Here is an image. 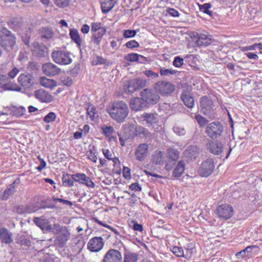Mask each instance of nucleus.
Segmentation results:
<instances>
[{"label": "nucleus", "instance_id": "nucleus-1", "mask_svg": "<svg viewBox=\"0 0 262 262\" xmlns=\"http://www.w3.org/2000/svg\"><path fill=\"white\" fill-rule=\"evenodd\" d=\"M107 112L111 117L119 123L123 122L129 114V108L123 101L114 102Z\"/></svg>", "mask_w": 262, "mask_h": 262}, {"label": "nucleus", "instance_id": "nucleus-2", "mask_svg": "<svg viewBox=\"0 0 262 262\" xmlns=\"http://www.w3.org/2000/svg\"><path fill=\"white\" fill-rule=\"evenodd\" d=\"M52 233L57 235L54 244L59 248H63L70 239L71 233L68 228L64 226H61L58 223L53 224V230Z\"/></svg>", "mask_w": 262, "mask_h": 262}, {"label": "nucleus", "instance_id": "nucleus-3", "mask_svg": "<svg viewBox=\"0 0 262 262\" xmlns=\"http://www.w3.org/2000/svg\"><path fill=\"white\" fill-rule=\"evenodd\" d=\"M3 33H5L3 36H0V48H3L7 52H10L14 49L16 44V38L10 31L6 28H3ZM2 55V51L0 48V57Z\"/></svg>", "mask_w": 262, "mask_h": 262}, {"label": "nucleus", "instance_id": "nucleus-4", "mask_svg": "<svg viewBox=\"0 0 262 262\" xmlns=\"http://www.w3.org/2000/svg\"><path fill=\"white\" fill-rule=\"evenodd\" d=\"M224 132V126L219 121H214L208 124L205 133L211 139L214 140L221 137Z\"/></svg>", "mask_w": 262, "mask_h": 262}, {"label": "nucleus", "instance_id": "nucleus-5", "mask_svg": "<svg viewBox=\"0 0 262 262\" xmlns=\"http://www.w3.org/2000/svg\"><path fill=\"white\" fill-rule=\"evenodd\" d=\"M52 57L53 61L59 64H69L72 61L70 53L62 50L54 51L52 53Z\"/></svg>", "mask_w": 262, "mask_h": 262}, {"label": "nucleus", "instance_id": "nucleus-6", "mask_svg": "<svg viewBox=\"0 0 262 262\" xmlns=\"http://www.w3.org/2000/svg\"><path fill=\"white\" fill-rule=\"evenodd\" d=\"M214 167L213 159L208 158L202 163L199 168L198 172L201 177H207L212 173Z\"/></svg>", "mask_w": 262, "mask_h": 262}, {"label": "nucleus", "instance_id": "nucleus-7", "mask_svg": "<svg viewBox=\"0 0 262 262\" xmlns=\"http://www.w3.org/2000/svg\"><path fill=\"white\" fill-rule=\"evenodd\" d=\"M216 213L220 219L227 220L232 216L234 210L229 204H222L216 208Z\"/></svg>", "mask_w": 262, "mask_h": 262}, {"label": "nucleus", "instance_id": "nucleus-8", "mask_svg": "<svg viewBox=\"0 0 262 262\" xmlns=\"http://www.w3.org/2000/svg\"><path fill=\"white\" fill-rule=\"evenodd\" d=\"M155 89L161 95H165L171 94L174 90V85L170 82L159 81L155 85Z\"/></svg>", "mask_w": 262, "mask_h": 262}, {"label": "nucleus", "instance_id": "nucleus-9", "mask_svg": "<svg viewBox=\"0 0 262 262\" xmlns=\"http://www.w3.org/2000/svg\"><path fill=\"white\" fill-rule=\"evenodd\" d=\"M18 83L24 89H30L35 83V79L32 74L28 73H21L18 77Z\"/></svg>", "mask_w": 262, "mask_h": 262}, {"label": "nucleus", "instance_id": "nucleus-10", "mask_svg": "<svg viewBox=\"0 0 262 262\" xmlns=\"http://www.w3.org/2000/svg\"><path fill=\"white\" fill-rule=\"evenodd\" d=\"M33 221L34 223L43 232L52 233L53 230V224L51 225L50 221L45 216L35 217L33 218Z\"/></svg>", "mask_w": 262, "mask_h": 262}, {"label": "nucleus", "instance_id": "nucleus-11", "mask_svg": "<svg viewBox=\"0 0 262 262\" xmlns=\"http://www.w3.org/2000/svg\"><path fill=\"white\" fill-rule=\"evenodd\" d=\"M104 239L101 236H95L90 239L88 243V249L93 252H98L103 247Z\"/></svg>", "mask_w": 262, "mask_h": 262}, {"label": "nucleus", "instance_id": "nucleus-12", "mask_svg": "<svg viewBox=\"0 0 262 262\" xmlns=\"http://www.w3.org/2000/svg\"><path fill=\"white\" fill-rule=\"evenodd\" d=\"M101 262H122L121 253L118 250L110 249L105 254Z\"/></svg>", "mask_w": 262, "mask_h": 262}, {"label": "nucleus", "instance_id": "nucleus-13", "mask_svg": "<svg viewBox=\"0 0 262 262\" xmlns=\"http://www.w3.org/2000/svg\"><path fill=\"white\" fill-rule=\"evenodd\" d=\"M141 95L146 104H156L160 99V97L156 92L148 89L144 90L141 92Z\"/></svg>", "mask_w": 262, "mask_h": 262}, {"label": "nucleus", "instance_id": "nucleus-14", "mask_svg": "<svg viewBox=\"0 0 262 262\" xmlns=\"http://www.w3.org/2000/svg\"><path fill=\"white\" fill-rule=\"evenodd\" d=\"M146 81L143 79L135 78L130 80L125 91L128 93H133L138 89L144 88L146 85Z\"/></svg>", "mask_w": 262, "mask_h": 262}, {"label": "nucleus", "instance_id": "nucleus-15", "mask_svg": "<svg viewBox=\"0 0 262 262\" xmlns=\"http://www.w3.org/2000/svg\"><path fill=\"white\" fill-rule=\"evenodd\" d=\"M71 178L75 182L80 184L85 185L90 188L95 187L94 183L92 181L90 177L86 176L84 173H76L71 175Z\"/></svg>", "mask_w": 262, "mask_h": 262}, {"label": "nucleus", "instance_id": "nucleus-16", "mask_svg": "<svg viewBox=\"0 0 262 262\" xmlns=\"http://www.w3.org/2000/svg\"><path fill=\"white\" fill-rule=\"evenodd\" d=\"M43 73L49 76H54L60 72V69L56 65L48 62L45 63L42 66Z\"/></svg>", "mask_w": 262, "mask_h": 262}, {"label": "nucleus", "instance_id": "nucleus-17", "mask_svg": "<svg viewBox=\"0 0 262 262\" xmlns=\"http://www.w3.org/2000/svg\"><path fill=\"white\" fill-rule=\"evenodd\" d=\"M208 150L212 154L220 155L223 151V146L222 142L219 141H209L207 144Z\"/></svg>", "mask_w": 262, "mask_h": 262}, {"label": "nucleus", "instance_id": "nucleus-18", "mask_svg": "<svg viewBox=\"0 0 262 262\" xmlns=\"http://www.w3.org/2000/svg\"><path fill=\"white\" fill-rule=\"evenodd\" d=\"M35 98L41 102L50 103L53 100V97L43 89H39L35 92Z\"/></svg>", "mask_w": 262, "mask_h": 262}, {"label": "nucleus", "instance_id": "nucleus-19", "mask_svg": "<svg viewBox=\"0 0 262 262\" xmlns=\"http://www.w3.org/2000/svg\"><path fill=\"white\" fill-rule=\"evenodd\" d=\"M148 145L146 143L139 144L135 151L136 159L139 161H143L147 155Z\"/></svg>", "mask_w": 262, "mask_h": 262}, {"label": "nucleus", "instance_id": "nucleus-20", "mask_svg": "<svg viewBox=\"0 0 262 262\" xmlns=\"http://www.w3.org/2000/svg\"><path fill=\"white\" fill-rule=\"evenodd\" d=\"M0 241L2 244H5L13 243V233L6 228H0Z\"/></svg>", "mask_w": 262, "mask_h": 262}, {"label": "nucleus", "instance_id": "nucleus-21", "mask_svg": "<svg viewBox=\"0 0 262 262\" xmlns=\"http://www.w3.org/2000/svg\"><path fill=\"white\" fill-rule=\"evenodd\" d=\"M212 36L207 32L198 34V38L196 41L199 46H207L211 44Z\"/></svg>", "mask_w": 262, "mask_h": 262}, {"label": "nucleus", "instance_id": "nucleus-22", "mask_svg": "<svg viewBox=\"0 0 262 262\" xmlns=\"http://www.w3.org/2000/svg\"><path fill=\"white\" fill-rule=\"evenodd\" d=\"M31 50L33 54L38 57H43L47 50L46 46L38 42H34L31 46Z\"/></svg>", "mask_w": 262, "mask_h": 262}, {"label": "nucleus", "instance_id": "nucleus-23", "mask_svg": "<svg viewBox=\"0 0 262 262\" xmlns=\"http://www.w3.org/2000/svg\"><path fill=\"white\" fill-rule=\"evenodd\" d=\"M20 183L19 179H16L11 185H9L7 188L2 193L3 200H7L10 195L13 194L15 191V188Z\"/></svg>", "mask_w": 262, "mask_h": 262}, {"label": "nucleus", "instance_id": "nucleus-24", "mask_svg": "<svg viewBox=\"0 0 262 262\" xmlns=\"http://www.w3.org/2000/svg\"><path fill=\"white\" fill-rule=\"evenodd\" d=\"M181 98L187 107L192 108L194 106V98L190 92L187 91H183L181 94Z\"/></svg>", "mask_w": 262, "mask_h": 262}, {"label": "nucleus", "instance_id": "nucleus-25", "mask_svg": "<svg viewBox=\"0 0 262 262\" xmlns=\"http://www.w3.org/2000/svg\"><path fill=\"white\" fill-rule=\"evenodd\" d=\"M146 103L142 97L135 98L130 100V108L134 111H138L146 106Z\"/></svg>", "mask_w": 262, "mask_h": 262}, {"label": "nucleus", "instance_id": "nucleus-26", "mask_svg": "<svg viewBox=\"0 0 262 262\" xmlns=\"http://www.w3.org/2000/svg\"><path fill=\"white\" fill-rule=\"evenodd\" d=\"M199 154V148L197 146L189 147L184 152L185 157L189 160H195Z\"/></svg>", "mask_w": 262, "mask_h": 262}, {"label": "nucleus", "instance_id": "nucleus-27", "mask_svg": "<svg viewBox=\"0 0 262 262\" xmlns=\"http://www.w3.org/2000/svg\"><path fill=\"white\" fill-rule=\"evenodd\" d=\"M54 34L53 30L49 27H42L39 31V34L40 37L47 40L52 38Z\"/></svg>", "mask_w": 262, "mask_h": 262}, {"label": "nucleus", "instance_id": "nucleus-28", "mask_svg": "<svg viewBox=\"0 0 262 262\" xmlns=\"http://www.w3.org/2000/svg\"><path fill=\"white\" fill-rule=\"evenodd\" d=\"M136 135L141 138H144L148 140H150L152 135L147 129L141 126H138L135 128Z\"/></svg>", "mask_w": 262, "mask_h": 262}, {"label": "nucleus", "instance_id": "nucleus-29", "mask_svg": "<svg viewBox=\"0 0 262 262\" xmlns=\"http://www.w3.org/2000/svg\"><path fill=\"white\" fill-rule=\"evenodd\" d=\"M115 3V0H102L101 6L102 12L107 13L114 7Z\"/></svg>", "mask_w": 262, "mask_h": 262}, {"label": "nucleus", "instance_id": "nucleus-30", "mask_svg": "<svg viewBox=\"0 0 262 262\" xmlns=\"http://www.w3.org/2000/svg\"><path fill=\"white\" fill-rule=\"evenodd\" d=\"M142 118L143 121H145L148 125H152L158 121L157 114L145 113L143 115Z\"/></svg>", "mask_w": 262, "mask_h": 262}, {"label": "nucleus", "instance_id": "nucleus-31", "mask_svg": "<svg viewBox=\"0 0 262 262\" xmlns=\"http://www.w3.org/2000/svg\"><path fill=\"white\" fill-rule=\"evenodd\" d=\"M102 134L107 137H111L114 140H116V137H114L113 135L115 133V131L113 127L111 126H106L104 125L101 127Z\"/></svg>", "mask_w": 262, "mask_h": 262}, {"label": "nucleus", "instance_id": "nucleus-32", "mask_svg": "<svg viewBox=\"0 0 262 262\" xmlns=\"http://www.w3.org/2000/svg\"><path fill=\"white\" fill-rule=\"evenodd\" d=\"M40 83L43 87L52 89L57 85L56 82L53 79H50L45 77L40 78Z\"/></svg>", "mask_w": 262, "mask_h": 262}, {"label": "nucleus", "instance_id": "nucleus-33", "mask_svg": "<svg viewBox=\"0 0 262 262\" xmlns=\"http://www.w3.org/2000/svg\"><path fill=\"white\" fill-rule=\"evenodd\" d=\"M69 34L72 40L74 41L78 46V47H80L82 41L78 30L74 28L71 29L70 31Z\"/></svg>", "mask_w": 262, "mask_h": 262}, {"label": "nucleus", "instance_id": "nucleus-34", "mask_svg": "<svg viewBox=\"0 0 262 262\" xmlns=\"http://www.w3.org/2000/svg\"><path fill=\"white\" fill-rule=\"evenodd\" d=\"M185 170V163L183 161H180L178 163L176 167L173 171V176L179 177L184 172Z\"/></svg>", "mask_w": 262, "mask_h": 262}, {"label": "nucleus", "instance_id": "nucleus-35", "mask_svg": "<svg viewBox=\"0 0 262 262\" xmlns=\"http://www.w3.org/2000/svg\"><path fill=\"white\" fill-rule=\"evenodd\" d=\"M106 33L105 29H101L97 31V32L93 33L92 38H93V42L94 43L98 45H99L102 37Z\"/></svg>", "mask_w": 262, "mask_h": 262}, {"label": "nucleus", "instance_id": "nucleus-36", "mask_svg": "<svg viewBox=\"0 0 262 262\" xmlns=\"http://www.w3.org/2000/svg\"><path fill=\"white\" fill-rule=\"evenodd\" d=\"M167 154L169 159L173 162V164L179 158L180 152L176 149L172 148H168Z\"/></svg>", "mask_w": 262, "mask_h": 262}, {"label": "nucleus", "instance_id": "nucleus-37", "mask_svg": "<svg viewBox=\"0 0 262 262\" xmlns=\"http://www.w3.org/2000/svg\"><path fill=\"white\" fill-rule=\"evenodd\" d=\"M5 90H9V91H13L16 92H20L21 91V88L16 83L11 82L8 80V82H7L5 88Z\"/></svg>", "mask_w": 262, "mask_h": 262}, {"label": "nucleus", "instance_id": "nucleus-38", "mask_svg": "<svg viewBox=\"0 0 262 262\" xmlns=\"http://www.w3.org/2000/svg\"><path fill=\"white\" fill-rule=\"evenodd\" d=\"M152 161L156 165H162L164 163V155L162 151L156 152L152 158Z\"/></svg>", "mask_w": 262, "mask_h": 262}, {"label": "nucleus", "instance_id": "nucleus-39", "mask_svg": "<svg viewBox=\"0 0 262 262\" xmlns=\"http://www.w3.org/2000/svg\"><path fill=\"white\" fill-rule=\"evenodd\" d=\"M71 175L67 174L63 175L62 178L63 185L66 187H72L74 186V181L71 178Z\"/></svg>", "mask_w": 262, "mask_h": 262}, {"label": "nucleus", "instance_id": "nucleus-40", "mask_svg": "<svg viewBox=\"0 0 262 262\" xmlns=\"http://www.w3.org/2000/svg\"><path fill=\"white\" fill-rule=\"evenodd\" d=\"M138 255L134 253H128L124 255V262H137Z\"/></svg>", "mask_w": 262, "mask_h": 262}, {"label": "nucleus", "instance_id": "nucleus-41", "mask_svg": "<svg viewBox=\"0 0 262 262\" xmlns=\"http://www.w3.org/2000/svg\"><path fill=\"white\" fill-rule=\"evenodd\" d=\"M171 251L177 257H185L184 250L182 248L178 246H174L171 249Z\"/></svg>", "mask_w": 262, "mask_h": 262}, {"label": "nucleus", "instance_id": "nucleus-42", "mask_svg": "<svg viewBox=\"0 0 262 262\" xmlns=\"http://www.w3.org/2000/svg\"><path fill=\"white\" fill-rule=\"evenodd\" d=\"M56 117L57 116L55 113L52 112H50L45 116L43 121L46 123L53 122L55 120Z\"/></svg>", "mask_w": 262, "mask_h": 262}, {"label": "nucleus", "instance_id": "nucleus-43", "mask_svg": "<svg viewBox=\"0 0 262 262\" xmlns=\"http://www.w3.org/2000/svg\"><path fill=\"white\" fill-rule=\"evenodd\" d=\"M87 113L92 120H94L97 117L96 109L93 105H89L88 106Z\"/></svg>", "mask_w": 262, "mask_h": 262}, {"label": "nucleus", "instance_id": "nucleus-44", "mask_svg": "<svg viewBox=\"0 0 262 262\" xmlns=\"http://www.w3.org/2000/svg\"><path fill=\"white\" fill-rule=\"evenodd\" d=\"M211 7V5L209 3H205L203 5H199L200 10L210 16H211L212 14V12L209 10Z\"/></svg>", "mask_w": 262, "mask_h": 262}, {"label": "nucleus", "instance_id": "nucleus-45", "mask_svg": "<svg viewBox=\"0 0 262 262\" xmlns=\"http://www.w3.org/2000/svg\"><path fill=\"white\" fill-rule=\"evenodd\" d=\"M143 73L148 78L154 79H156L159 77V74L157 73L154 72L151 70H146L143 71Z\"/></svg>", "mask_w": 262, "mask_h": 262}, {"label": "nucleus", "instance_id": "nucleus-46", "mask_svg": "<svg viewBox=\"0 0 262 262\" xmlns=\"http://www.w3.org/2000/svg\"><path fill=\"white\" fill-rule=\"evenodd\" d=\"M106 60L102 57L96 56L93 58L92 63L93 66L106 63Z\"/></svg>", "mask_w": 262, "mask_h": 262}, {"label": "nucleus", "instance_id": "nucleus-47", "mask_svg": "<svg viewBox=\"0 0 262 262\" xmlns=\"http://www.w3.org/2000/svg\"><path fill=\"white\" fill-rule=\"evenodd\" d=\"M177 71L171 69H166L160 68V74L161 76H169L170 75H173L176 74Z\"/></svg>", "mask_w": 262, "mask_h": 262}, {"label": "nucleus", "instance_id": "nucleus-48", "mask_svg": "<svg viewBox=\"0 0 262 262\" xmlns=\"http://www.w3.org/2000/svg\"><path fill=\"white\" fill-rule=\"evenodd\" d=\"M18 243H19L23 249H26L30 245V241L25 237H20L18 239Z\"/></svg>", "mask_w": 262, "mask_h": 262}, {"label": "nucleus", "instance_id": "nucleus-49", "mask_svg": "<svg viewBox=\"0 0 262 262\" xmlns=\"http://www.w3.org/2000/svg\"><path fill=\"white\" fill-rule=\"evenodd\" d=\"M138 54L137 53H130L126 55L124 57V59L127 61L130 62H135L138 60Z\"/></svg>", "mask_w": 262, "mask_h": 262}, {"label": "nucleus", "instance_id": "nucleus-50", "mask_svg": "<svg viewBox=\"0 0 262 262\" xmlns=\"http://www.w3.org/2000/svg\"><path fill=\"white\" fill-rule=\"evenodd\" d=\"M195 119L200 126L203 127L207 124L208 121L201 115H196Z\"/></svg>", "mask_w": 262, "mask_h": 262}, {"label": "nucleus", "instance_id": "nucleus-51", "mask_svg": "<svg viewBox=\"0 0 262 262\" xmlns=\"http://www.w3.org/2000/svg\"><path fill=\"white\" fill-rule=\"evenodd\" d=\"M137 32L135 30H125L123 36L124 38H130L136 36Z\"/></svg>", "mask_w": 262, "mask_h": 262}, {"label": "nucleus", "instance_id": "nucleus-52", "mask_svg": "<svg viewBox=\"0 0 262 262\" xmlns=\"http://www.w3.org/2000/svg\"><path fill=\"white\" fill-rule=\"evenodd\" d=\"M103 29L104 28L102 27V25L100 23H92L91 24V31L93 33Z\"/></svg>", "mask_w": 262, "mask_h": 262}, {"label": "nucleus", "instance_id": "nucleus-53", "mask_svg": "<svg viewBox=\"0 0 262 262\" xmlns=\"http://www.w3.org/2000/svg\"><path fill=\"white\" fill-rule=\"evenodd\" d=\"M183 63L184 59L180 56L176 57L174 59V60L173 61V65L177 68L181 67L183 64Z\"/></svg>", "mask_w": 262, "mask_h": 262}, {"label": "nucleus", "instance_id": "nucleus-54", "mask_svg": "<svg viewBox=\"0 0 262 262\" xmlns=\"http://www.w3.org/2000/svg\"><path fill=\"white\" fill-rule=\"evenodd\" d=\"M61 81L64 85L70 86L73 83V80L69 76H64L61 78Z\"/></svg>", "mask_w": 262, "mask_h": 262}, {"label": "nucleus", "instance_id": "nucleus-55", "mask_svg": "<svg viewBox=\"0 0 262 262\" xmlns=\"http://www.w3.org/2000/svg\"><path fill=\"white\" fill-rule=\"evenodd\" d=\"M19 72V70L16 67H14L8 73V76L7 77L9 78V79H13L16 77Z\"/></svg>", "mask_w": 262, "mask_h": 262}, {"label": "nucleus", "instance_id": "nucleus-56", "mask_svg": "<svg viewBox=\"0 0 262 262\" xmlns=\"http://www.w3.org/2000/svg\"><path fill=\"white\" fill-rule=\"evenodd\" d=\"M125 46L127 48L133 49L138 47L139 46V43L135 40H132L127 42Z\"/></svg>", "mask_w": 262, "mask_h": 262}, {"label": "nucleus", "instance_id": "nucleus-57", "mask_svg": "<svg viewBox=\"0 0 262 262\" xmlns=\"http://www.w3.org/2000/svg\"><path fill=\"white\" fill-rule=\"evenodd\" d=\"M8 80L9 78L6 75L0 74V89H4L5 86L7 82H8Z\"/></svg>", "mask_w": 262, "mask_h": 262}, {"label": "nucleus", "instance_id": "nucleus-58", "mask_svg": "<svg viewBox=\"0 0 262 262\" xmlns=\"http://www.w3.org/2000/svg\"><path fill=\"white\" fill-rule=\"evenodd\" d=\"M173 131L175 133L179 136H182L185 134L186 130L184 128L180 127L179 126H175L173 127Z\"/></svg>", "mask_w": 262, "mask_h": 262}, {"label": "nucleus", "instance_id": "nucleus-59", "mask_svg": "<svg viewBox=\"0 0 262 262\" xmlns=\"http://www.w3.org/2000/svg\"><path fill=\"white\" fill-rule=\"evenodd\" d=\"M55 4L56 6L64 8L69 4L68 0H54Z\"/></svg>", "mask_w": 262, "mask_h": 262}, {"label": "nucleus", "instance_id": "nucleus-60", "mask_svg": "<svg viewBox=\"0 0 262 262\" xmlns=\"http://www.w3.org/2000/svg\"><path fill=\"white\" fill-rule=\"evenodd\" d=\"M15 211L19 214H28L29 211H25V208L24 206H17L15 207Z\"/></svg>", "mask_w": 262, "mask_h": 262}, {"label": "nucleus", "instance_id": "nucleus-61", "mask_svg": "<svg viewBox=\"0 0 262 262\" xmlns=\"http://www.w3.org/2000/svg\"><path fill=\"white\" fill-rule=\"evenodd\" d=\"M52 200L54 202H61V203H63L64 204L68 205L69 206H72L73 205L72 202L70 201H68V200H63V199L56 198V197H53Z\"/></svg>", "mask_w": 262, "mask_h": 262}, {"label": "nucleus", "instance_id": "nucleus-62", "mask_svg": "<svg viewBox=\"0 0 262 262\" xmlns=\"http://www.w3.org/2000/svg\"><path fill=\"white\" fill-rule=\"evenodd\" d=\"M167 13L169 14L171 16L174 17H177L180 16L179 12L173 8H168L167 10Z\"/></svg>", "mask_w": 262, "mask_h": 262}, {"label": "nucleus", "instance_id": "nucleus-63", "mask_svg": "<svg viewBox=\"0 0 262 262\" xmlns=\"http://www.w3.org/2000/svg\"><path fill=\"white\" fill-rule=\"evenodd\" d=\"M88 158L94 162H96L97 158L94 150H90L88 154Z\"/></svg>", "mask_w": 262, "mask_h": 262}, {"label": "nucleus", "instance_id": "nucleus-64", "mask_svg": "<svg viewBox=\"0 0 262 262\" xmlns=\"http://www.w3.org/2000/svg\"><path fill=\"white\" fill-rule=\"evenodd\" d=\"M118 136L119 137V141L121 145L122 146H124L125 145V141L129 138V136H127L126 135L123 136L121 134H118Z\"/></svg>", "mask_w": 262, "mask_h": 262}]
</instances>
